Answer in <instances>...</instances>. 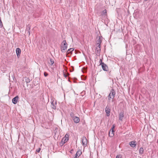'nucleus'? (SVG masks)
Returning <instances> with one entry per match:
<instances>
[{
  "mask_svg": "<svg viewBox=\"0 0 158 158\" xmlns=\"http://www.w3.org/2000/svg\"><path fill=\"white\" fill-rule=\"evenodd\" d=\"M97 47L96 49V55L98 56H100V52H101V46L100 45H97Z\"/></svg>",
  "mask_w": 158,
  "mask_h": 158,
  "instance_id": "f257e3e1",
  "label": "nucleus"
},
{
  "mask_svg": "<svg viewBox=\"0 0 158 158\" xmlns=\"http://www.w3.org/2000/svg\"><path fill=\"white\" fill-rule=\"evenodd\" d=\"M69 134H66L65 136L62 138V140L65 143L69 140Z\"/></svg>",
  "mask_w": 158,
  "mask_h": 158,
  "instance_id": "f03ea898",
  "label": "nucleus"
},
{
  "mask_svg": "<svg viewBox=\"0 0 158 158\" xmlns=\"http://www.w3.org/2000/svg\"><path fill=\"white\" fill-rule=\"evenodd\" d=\"M100 65H102V69L105 71H107L108 67L106 64L104 63H101Z\"/></svg>",
  "mask_w": 158,
  "mask_h": 158,
  "instance_id": "7ed1b4c3",
  "label": "nucleus"
},
{
  "mask_svg": "<svg viewBox=\"0 0 158 158\" xmlns=\"http://www.w3.org/2000/svg\"><path fill=\"white\" fill-rule=\"evenodd\" d=\"M114 128V127L113 126L112 127L109 133V136L110 137H113L114 135V131L113 129Z\"/></svg>",
  "mask_w": 158,
  "mask_h": 158,
  "instance_id": "20e7f679",
  "label": "nucleus"
},
{
  "mask_svg": "<svg viewBox=\"0 0 158 158\" xmlns=\"http://www.w3.org/2000/svg\"><path fill=\"white\" fill-rule=\"evenodd\" d=\"M115 94V91L114 90V89H112L111 90L108 96H109L110 97H111L113 98H114Z\"/></svg>",
  "mask_w": 158,
  "mask_h": 158,
  "instance_id": "39448f33",
  "label": "nucleus"
},
{
  "mask_svg": "<svg viewBox=\"0 0 158 158\" xmlns=\"http://www.w3.org/2000/svg\"><path fill=\"white\" fill-rule=\"evenodd\" d=\"M56 101H54V100H53V101H52L51 102V106L52 108L54 109H56Z\"/></svg>",
  "mask_w": 158,
  "mask_h": 158,
  "instance_id": "423d86ee",
  "label": "nucleus"
},
{
  "mask_svg": "<svg viewBox=\"0 0 158 158\" xmlns=\"http://www.w3.org/2000/svg\"><path fill=\"white\" fill-rule=\"evenodd\" d=\"M105 111L106 114V116H109L110 115V109L109 107L107 106L105 108Z\"/></svg>",
  "mask_w": 158,
  "mask_h": 158,
  "instance_id": "0eeeda50",
  "label": "nucleus"
},
{
  "mask_svg": "<svg viewBox=\"0 0 158 158\" xmlns=\"http://www.w3.org/2000/svg\"><path fill=\"white\" fill-rule=\"evenodd\" d=\"M82 144L84 146H85L87 144V141L86 138L85 137H83L82 139Z\"/></svg>",
  "mask_w": 158,
  "mask_h": 158,
  "instance_id": "6e6552de",
  "label": "nucleus"
},
{
  "mask_svg": "<svg viewBox=\"0 0 158 158\" xmlns=\"http://www.w3.org/2000/svg\"><path fill=\"white\" fill-rule=\"evenodd\" d=\"M137 143L135 141H131L129 143V144L131 147L132 148H134L136 145Z\"/></svg>",
  "mask_w": 158,
  "mask_h": 158,
  "instance_id": "1a4fd4ad",
  "label": "nucleus"
},
{
  "mask_svg": "<svg viewBox=\"0 0 158 158\" xmlns=\"http://www.w3.org/2000/svg\"><path fill=\"white\" fill-rule=\"evenodd\" d=\"M124 117V114L123 112H121L120 113L119 117V119L121 121H122Z\"/></svg>",
  "mask_w": 158,
  "mask_h": 158,
  "instance_id": "9d476101",
  "label": "nucleus"
},
{
  "mask_svg": "<svg viewBox=\"0 0 158 158\" xmlns=\"http://www.w3.org/2000/svg\"><path fill=\"white\" fill-rule=\"evenodd\" d=\"M101 18L102 20L107 21L108 19L107 18V15H101Z\"/></svg>",
  "mask_w": 158,
  "mask_h": 158,
  "instance_id": "9b49d317",
  "label": "nucleus"
},
{
  "mask_svg": "<svg viewBox=\"0 0 158 158\" xmlns=\"http://www.w3.org/2000/svg\"><path fill=\"white\" fill-rule=\"evenodd\" d=\"M19 97L18 96H16L12 100V102L14 104H16L17 103V102L18 100Z\"/></svg>",
  "mask_w": 158,
  "mask_h": 158,
  "instance_id": "f8f14e48",
  "label": "nucleus"
},
{
  "mask_svg": "<svg viewBox=\"0 0 158 158\" xmlns=\"http://www.w3.org/2000/svg\"><path fill=\"white\" fill-rule=\"evenodd\" d=\"M73 119L74 122L76 123H78L80 121V119L77 117L74 116L73 117Z\"/></svg>",
  "mask_w": 158,
  "mask_h": 158,
  "instance_id": "ddd939ff",
  "label": "nucleus"
},
{
  "mask_svg": "<svg viewBox=\"0 0 158 158\" xmlns=\"http://www.w3.org/2000/svg\"><path fill=\"white\" fill-rule=\"evenodd\" d=\"M16 54L18 57L20 56L21 53V50L19 48H17L16 50Z\"/></svg>",
  "mask_w": 158,
  "mask_h": 158,
  "instance_id": "4468645a",
  "label": "nucleus"
},
{
  "mask_svg": "<svg viewBox=\"0 0 158 158\" xmlns=\"http://www.w3.org/2000/svg\"><path fill=\"white\" fill-rule=\"evenodd\" d=\"M111 99H112V102H113L114 101V98L108 96L107 100V102L108 104H109L110 102Z\"/></svg>",
  "mask_w": 158,
  "mask_h": 158,
  "instance_id": "2eb2a0df",
  "label": "nucleus"
},
{
  "mask_svg": "<svg viewBox=\"0 0 158 158\" xmlns=\"http://www.w3.org/2000/svg\"><path fill=\"white\" fill-rule=\"evenodd\" d=\"M102 42V40H101V38L100 37H99V38L97 40L96 43H97V45H100L101 43Z\"/></svg>",
  "mask_w": 158,
  "mask_h": 158,
  "instance_id": "dca6fc26",
  "label": "nucleus"
},
{
  "mask_svg": "<svg viewBox=\"0 0 158 158\" xmlns=\"http://www.w3.org/2000/svg\"><path fill=\"white\" fill-rule=\"evenodd\" d=\"M67 46H61V51L62 52H65V50L67 49Z\"/></svg>",
  "mask_w": 158,
  "mask_h": 158,
  "instance_id": "f3484780",
  "label": "nucleus"
},
{
  "mask_svg": "<svg viewBox=\"0 0 158 158\" xmlns=\"http://www.w3.org/2000/svg\"><path fill=\"white\" fill-rule=\"evenodd\" d=\"M82 152L81 151H80V150H78L77 152L76 155V157H77L78 156V157L81 154Z\"/></svg>",
  "mask_w": 158,
  "mask_h": 158,
  "instance_id": "a211bd4d",
  "label": "nucleus"
},
{
  "mask_svg": "<svg viewBox=\"0 0 158 158\" xmlns=\"http://www.w3.org/2000/svg\"><path fill=\"white\" fill-rule=\"evenodd\" d=\"M62 46H67V44L65 40H64L63 41L62 43Z\"/></svg>",
  "mask_w": 158,
  "mask_h": 158,
  "instance_id": "6ab92c4d",
  "label": "nucleus"
},
{
  "mask_svg": "<svg viewBox=\"0 0 158 158\" xmlns=\"http://www.w3.org/2000/svg\"><path fill=\"white\" fill-rule=\"evenodd\" d=\"M74 50V48H70L69 49L68 51H67V52L68 53H71V52L73 51Z\"/></svg>",
  "mask_w": 158,
  "mask_h": 158,
  "instance_id": "aec40b11",
  "label": "nucleus"
},
{
  "mask_svg": "<svg viewBox=\"0 0 158 158\" xmlns=\"http://www.w3.org/2000/svg\"><path fill=\"white\" fill-rule=\"evenodd\" d=\"M51 65H52L54 63V60L52 59H50V61L48 62Z\"/></svg>",
  "mask_w": 158,
  "mask_h": 158,
  "instance_id": "412c9836",
  "label": "nucleus"
},
{
  "mask_svg": "<svg viewBox=\"0 0 158 158\" xmlns=\"http://www.w3.org/2000/svg\"><path fill=\"white\" fill-rule=\"evenodd\" d=\"M107 15V11L106 10H103L102 13L101 15Z\"/></svg>",
  "mask_w": 158,
  "mask_h": 158,
  "instance_id": "4be33fe9",
  "label": "nucleus"
},
{
  "mask_svg": "<svg viewBox=\"0 0 158 158\" xmlns=\"http://www.w3.org/2000/svg\"><path fill=\"white\" fill-rule=\"evenodd\" d=\"M30 27H28L27 28V31H26L28 33H29V35H30Z\"/></svg>",
  "mask_w": 158,
  "mask_h": 158,
  "instance_id": "5701e85b",
  "label": "nucleus"
},
{
  "mask_svg": "<svg viewBox=\"0 0 158 158\" xmlns=\"http://www.w3.org/2000/svg\"><path fill=\"white\" fill-rule=\"evenodd\" d=\"M86 70H87V69L85 67L83 68L82 69V72L83 73H85V72H86Z\"/></svg>",
  "mask_w": 158,
  "mask_h": 158,
  "instance_id": "b1692460",
  "label": "nucleus"
},
{
  "mask_svg": "<svg viewBox=\"0 0 158 158\" xmlns=\"http://www.w3.org/2000/svg\"><path fill=\"white\" fill-rule=\"evenodd\" d=\"M144 152L143 149H139V152L140 154H142Z\"/></svg>",
  "mask_w": 158,
  "mask_h": 158,
  "instance_id": "393cba45",
  "label": "nucleus"
},
{
  "mask_svg": "<svg viewBox=\"0 0 158 158\" xmlns=\"http://www.w3.org/2000/svg\"><path fill=\"white\" fill-rule=\"evenodd\" d=\"M65 143V142L63 141V140H61V142H60V146H62Z\"/></svg>",
  "mask_w": 158,
  "mask_h": 158,
  "instance_id": "a878e982",
  "label": "nucleus"
},
{
  "mask_svg": "<svg viewBox=\"0 0 158 158\" xmlns=\"http://www.w3.org/2000/svg\"><path fill=\"white\" fill-rule=\"evenodd\" d=\"M26 82L27 83H28L30 82V80L27 78H26L25 79Z\"/></svg>",
  "mask_w": 158,
  "mask_h": 158,
  "instance_id": "bb28decb",
  "label": "nucleus"
},
{
  "mask_svg": "<svg viewBox=\"0 0 158 158\" xmlns=\"http://www.w3.org/2000/svg\"><path fill=\"white\" fill-rule=\"evenodd\" d=\"M3 26L2 23L1 19H0V28H2Z\"/></svg>",
  "mask_w": 158,
  "mask_h": 158,
  "instance_id": "cd10ccee",
  "label": "nucleus"
},
{
  "mask_svg": "<svg viewBox=\"0 0 158 158\" xmlns=\"http://www.w3.org/2000/svg\"><path fill=\"white\" fill-rule=\"evenodd\" d=\"M69 73H67L66 74L64 73V77H66L69 76Z\"/></svg>",
  "mask_w": 158,
  "mask_h": 158,
  "instance_id": "c85d7f7f",
  "label": "nucleus"
},
{
  "mask_svg": "<svg viewBox=\"0 0 158 158\" xmlns=\"http://www.w3.org/2000/svg\"><path fill=\"white\" fill-rule=\"evenodd\" d=\"M44 76L47 77L48 75V73L46 72H44Z\"/></svg>",
  "mask_w": 158,
  "mask_h": 158,
  "instance_id": "c756f323",
  "label": "nucleus"
},
{
  "mask_svg": "<svg viewBox=\"0 0 158 158\" xmlns=\"http://www.w3.org/2000/svg\"><path fill=\"white\" fill-rule=\"evenodd\" d=\"M121 158V156L120 155H117L116 157V158Z\"/></svg>",
  "mask_w": 158,
  "mask_h": 158,
  "instance_id": "7c9ffc66",
  "label": "nucleus"
},
{
  "mask_svg": "<svg viewBox=\"0 0 158 158\" xmlns=\"http://www.w3.org/2000/svg\"><path fill=\"white\" fill-rule=\"evenodd\" d=\"M40 149H38L36 150V152H39L40 151Z\"/></svg>",
  "mask_w": 158,
  "mask_h": 158,
  "instance_id": "2f4dec72",
  "label": "nucleus"
},
{
  "mask_svg": "<svg viewBox=\"0 0 158 158\" xmlns=\"http://www.w3.org/2000/svg\"><path fill=\"white\" fill-rule=\"evenodd\" d=\"M99 62H101V63H102V59H100V61H99Z\"/></svg>",
  "mask_w": 158,
  "mask_h": 158,
  "instance_id": "473e14b6",
  "label": "nucleus"
},
{
  "mask_svg": "<svg viewBox=\"0 0 158 158\" xmlns=\"http://www.w3.org/2000/svg\"><path fill=\"white\" fill-rule=\"evenodd\" d=\"M110 72H109V74H110Z\"/></svg>",
  "mask_w": 158,
  "mask_h": 158,
  "instance_id": "72a5a7b5",
  "label": "nucleus"
},
{
  "mask_svg": "<svg viewBox=\"0 0 158 158\" xmlns=\"http://www.w3.org/2000/svg\"><path fill=\"white\" fill-rule=\"evenodd\" d=\"M76 157H74V158H76Z\"/></svg>",
  "mask_w": 158,
  "mask_h": 158,
  "instance_id": "f704fd0d",
  "label": "nucleus"
}]
</instances>
